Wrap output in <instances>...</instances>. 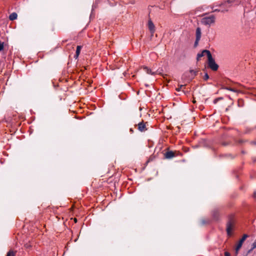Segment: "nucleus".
<instances>
[{
    "mask_svg": "<svg viewBox=\"0 0 256 256\" xmlns=\"http://www.w3.org/2000/svg\"><path fill=\"white\" fill-rule=\"evenodd\" d=\"M198 72L193 70H190L188 72H185L182 76L183 81L190 82H191L197 74Z\"/></svg>",
    "mask_w": 256,
    "mask_h": 256,
    "instance_id": "nucleus-1",
    "label": "nucleus"
},
{
    "mask_svg": "<svg viewBox=\"0 0 256 256\" xmlns=\"http://www.w3.org/2000/svg\"><path fill=\"white\" fill-rule=\"evenodd\" d=\"M201 29L200 28L198 27L196 29V38H197L198 40H200L201 38Z\"/></svg>",
    "mask_w": 256,
    "mask_h": 256,
    "instance_id": "nucleus-9",
    "label": "nucleus"
},
{
    "mask_svg": "<svg viewBox=\"0 0 256 256\" xmlns=\"http://www.w3.org/2000/svg\"><path fill=\"white\" fill-rule=\"evenodd\" d=\"M209 78V76L207 73H206L204 76V80H206Z\"/></svg>",
    "mask_w": 256,
    "mask_h": 256,
    "instance_id": "nucleus-19",
    "label": "nucleus"
},
{
    "mask_svg": "<svg viewBox=\"0 0 256 256\" xmlns=\"http://www.w3.org/2000/svg\"><path fill=\"white\" fill-rule=\"evenodd\" d=\"M224 256H230V254L228 252H225Z\"/></svg>",
    "mask_w": 256,
    "mask_h": 256,
    "instance_id": "nucleus-25",
    "label": "nucleus"
},
{
    "mask_svg": "<svg viewBox=\"0 0 256 256\" xmlns=\"http://www.w3.org/2000/svg\"><path fill=\"white\" fill-rule=\"evenodd\" d=\"M185 84H180L178 85V87L176 88V90L177 92H180L181 91V90L182 88H184L185 86Z\"/></svg>",
    "mask_w": 256,
    "mask_h": 256,
    "instance_id": "nucleus-15",
    "label": "nucleus"
},
{
    "mask_svg": "<svg viewBox=\"0 0 256 256\" xmlns=\"http://www.w3.org/2000/svg\"><path fill=\"white\" fill-rule=\"evenodd\" d=\"M18 15L16 12H12L9 16V19L11 20H14L16 19Z\"/></svg>",
    "mask_w": 256,
    "mask_h": 256,
    "instance_id": "nucleus-12",
    "label": "nucleus"
},
{
    "mask_svg": "<svg viewBox=\"0 0 256 256\" xmlns=\"http://www.w3.org/2000/svg\"><path fill=\"white\" fill-rule=\"evenodd\" d=\"M148 27L151 33V35L152 36L155 32V26L154 23L150 20L148 22Z\"/></svg>",
    "mask_w": 256,
    "mask_h": 256,
    "instance_id": "nucleus-5",
    "label": "nucleus"
},
{
    "mask_svg": "<svg viewBox=\"0 0 256 256\" xmlns=\"http://www.w3.org/2000/svg\"><path fill=\"white\" fill-rule=\"evenodd\" d=\"M4 48V44H3V43L1 42H0V51H1Z\"/></svg>",
    "mask_w": 256,
    "mask_h": 256,
    "instance_id": "nucleus-21",
    "label": "nucleus"
},
{
    "mask_svg": "<svg viewBox=\"0 0 256 256\" xmlns=\"http://www.w3.org/2000/svg\"><path fill=\"white\" fill-rule=\"evenodd\" d=\"M210 53V52L208 50H203L200 53H198L197 55V60H198L200 58L203 56H204V54H206L208 56V54Z\"/></svg>",
    "mask_w": 256,
    "mask_h": 256,
    "instance_id": "nucleus-7",
    "label": "nucleus"
},
{
    "mask_svg": "<svg viewBox=\"0 0 256 256\" xmlns=\"http://www.w3.org/2000/svg\"><path fill=\"white\" fill-rule=\"evenodd\" d=\"M218 100H219V98H216V99H215V100H214V104H216V103L218 102Z\"/></svg>",
    "mask_w": 256,
    "mask_h": 256,
    "instance_id": "nucleus-24",
    "label": "nucleus"
},
{
    "mask_svg": "<svg viewBox=\"0 0 256 256\" xmlns=\"http://www.w3.org/2000/svg\"><path fill=\"white\" fill-rule=\"evenodd\" d=\"M228 10H218V9H214V10L213 12H228Z\"/></svg>",
    "mask_w": 256,
    "mask_h": 256,
    "instance_id": "nucleus-18",
    "label": "nucleus"
},
{
    "mask_svg": "<svg viewBox=\"0 0 256 256\" xmlns=\"http://www.w3.org/2000/svg\"><path fill=\"white\" fill-rule=\"evenodd\" d=\"M138 129L140 132L144 131L146 129V125L143 122H140L138 124Z\"/></svg>",
    "mask_w": 256,
    "mask_h": 256,
    "instance_id": "nucleus-10",
    "label": "nucleus"
},
{
    "mask_svg": "<svg viewBox=\"0 0 256 256\" xmlns=\"http://www.w3.org/2000/svg\"><path fill=\"white\" fill-rule=\"evenodd\" d=\"M182 92L185 94V92L184 90H182Z\"/></svg>",
    "mask_w": 256,
    "mask_h": 256,
    "instance_id": "nucleus-29",
    "label": "nucleus"
},
{
    "mask_svg": "<svg viewBox=\"0 0 256 256\" xmlns=\"http://www.w3.org/2000/svg\"><path fill=\"white\" fill-rule=\"evenodd\" d=\"M235 0H228L226 2L228 3H232Z\"/></svg>",
    "mask_w": 256,
    "mask_h": 256,
    "instance_id": "nucleus-23",
    "label": "nucleus"
},
{
    "mask_svg": "<svg viewBox=\"0 0 256 256\" xmlns=\"http://www.w3.org/2000/svg\"><path fill=\"white\" fill-rule=\"evenodd\" d=\"M199 40H197V38H196V41H195V42H194V46H196L198 45V42Z\"/></svg>",
    "mask_w": 256,
    "mask_h": 256,
    "instance_id": "nucleus-22",
    "label": "nucleus"
},
{
    "mask_svg": "<svg viewBox=\"0 0 256 256\" xmlns=\"http://www.w3.org/2000/svg\"><path fill=\"white\" fill-rule=\"evenodd\" d=\"M144 70L148 74H152V75H154V74H156V72H152L150 69L148 67H146V66H144Z\"/></svg>",
    "mask_w": 256,
    "mask_h": 256,
    "instance_id": "nucleus-11",
    "label": "nucleus"
},
{
    "mask_svg": "<svg viewBox=\"0 0 256 256\" xmlns=\"http://www.w3.org/2000/svg\"><path fill=\"white\" fill-rule=\"evenodd\" d=\"M254 198H256V192H254Z\"/></svg>",
    "mask_w": 256,
    "mask_h": 256,
    "instance_id": "nucleus-27",
    "label": "nucleus"
},
{
    "mask_svg": "<svg viewBox=\"0 0 256 256\" xmlns=\"http://www.w3.org/2000/svg\"><path fill=\"white\" fill-rule=\"evenodd\" d=\"M81 48H82V46H77L76 50V55L74 56V57L76 58H77L80 52V50H81Z\"/></svg>",
    "mask_w": 256,
    "mask_h": 256,
    "instance_id": "nucleus-13",
    "label": "nucleus"
},
{
    "mask_svg": "<svg viewBox=\"0 0 256 256\" xmlns=\"http://www.w3.org/2000/svg\"><path fill=\"white\" fill-rule=\"evenodd\" d=\"M226 90H230V91H232V92H236L237 90H236L232 88H226Z\"/></svg>",
    "mask_w": 256,
    "mask_h": 256,
    "instance_id": "nucleus-20",
    "label": "nucleus"
},
{
    "mask_svg": "<svg viewBox=\"0 0 256 256\" xmlns=\"http://www.w3.org/2000/svg\"><path fill=\"white\" fill-rule=\"evenodd\" d=\"M252 143L253 144H256V142H252Z\"/></svg>",
    "mask_w": 256,
    "mask_h": 256,
    "instance_id": "nucleus-28",
    "label": "nucleus"
},
{
    "mask_svg": "<svg viewBox=\"0 0 256 256\" xmlns=\"http://www.w3.org/2000/svg\"><path fill=\"white\" fill-rule=\"evenodd\" d=\"M14 254L12 250H10L6 254V256H14Z\"/></svg>",
    "mask_w": 256,
    "mask_h": 256,
    "instance_id": "nucleus-17",
    "label": "nucleus"
},
{
    "mask_svg": "<svg viewBox=\"0 0 256 256\" xmlns=\"http://www.w3.org/2000/svg\"><path fill=\"white\" fill-rule=\"evenodd\" d=\"M233 222L232 221H229L226 224V232L228 236H230L232 234V230Z\"/></svg>",
    "mask_w": 256,
    "mask_h": 256,
    "instance_id": "nucleus-6",
    "label": "nucleus"
},
{
    "mask_svg": "<svg viewBox=\"0 0 256 256\" xmlns=\"http://www.w3.org/2000/svg\"><path fill=\"white\" fill-rule=\"evenodd\" d=\"M218 215V210H214L212 212L213 217L215 219H217Z\"/></svg>",
    "mask_w": 256,
    "mask_h": 256,
    "instance_id": "nucleus-14",
    "label": "nucleus"
},
{
    "mask_svg": "<svg viewBox=\"0 0 256 256\" xmlns=\"http://www.w3.org/2000/svg\"><path fill=\"white\" fill-rule=\"evenodd\" d=\"M208 65L210 68L212 70H216L218 69V66L212 58L211 53L208 54Z\"/></svg>",
    "mask_w": 256,
    "mask_h": 256,
    "instance_id": "nucleus-3",
    "label": "nucleus"
},
{
    "mask_svg": "<svg viewBox=\"0 0 256 256\" xmlns=\"http://www.w3.org/2000/svg\"><path fill=\"white\" fill-rule=\"evenodd\" d=\"M164 156L166 158L170 159L175 156V154L172 151H168L165 153Z\"/></svg>",
    "mask_w": 256,
    "mask_h": 256,
    "instance_id": "nucleus-8",
    "label": "nucleus"
},
{
    "mask_svg": "<svg viewBox=\"0 0 256 256\" xmlns=\"http://www.w3.org/2000/svg\"><path fill=\"white\" fill-rule=\"evenodd\" d=\"M256 248V241L254 242L252 244V248L251 249L249 250V252L251 251H252L254 249Z\"/></svg>",
    "mask_w": 256,
    "mask_h": 256,
    "instance_id": "nucleus-16",
    "label": "nucleus"
},
{
    "mask_svg": "<svg viewBox=\"0 0 256 256\" xmlns=\"http://www.w3.org/2000/svg\"><path fill=\"white\" fill-rule=\"evenodd\" d=\"M248 237V235L246 234H244L242 238L240 240V241L238 242V244L236 248V249H235L236 254L238 253V252L240 250V249L241 248L243 242H244V241L246 240V239Z\"/></svg>",
    "mask_w": 256,
    "mask_h": 256,
    "instance_id": "nucleus-4",
    "label": "nucleus"
},
{
    "mask_svg": "<svg viewBox=\"0 0 256 256\" xmlns=\"http://www.w3.org/2000/svg\"><path fill=\"white\" fill-rule=\"evenodd\" d=\"M216 21V17L214 15H210L208 16H206L202 18L201 22L205 26H210L212 24H214Z\"/></svg>",
    "mask_w": 256,
    "mask_h": 256,
    "instance_id": "nucleus-2",
    "label": "nucleus"
},
{
    "mask_svg": "<svg viewBox=\"0 0 256 256\" xmlns=\"http://www.w3.org/2000/svg\"><path fill=\"white\" fill-rule=\"evenodd\" d=\"M220 6H225V2L222 3L220 4Z\"/></svg>",
    "mask_w": 256,
    "mask_h": 256,
    "instance_id": "nucleus-26",
    "label": "nucleus"
}]
</instances>
